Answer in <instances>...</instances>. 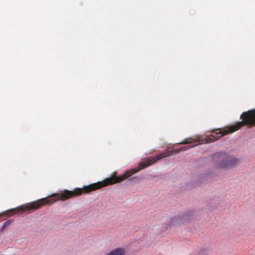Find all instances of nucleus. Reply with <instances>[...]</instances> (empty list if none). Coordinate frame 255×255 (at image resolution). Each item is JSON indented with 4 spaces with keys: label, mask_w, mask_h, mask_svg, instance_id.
Here are the masks:
<instances>
[{
    "label": "nucleus",
    "mask_w": 255,
    "mask_h": 255,
    "mask_svg": "<svg viewBox=\"0 0 255 255\" xmlns=\"http://www.w3.org/2000/svg\"><path fill=\"white\" fill-rule=\"evenodd\" d=\"M183 222H185V221H183L182 219L180 218L179 216L175 217L170 219V221L169 222V225L170 226H175L181 224V223Z\"/></svg>",
    "instance_id": "obj_4"
},
{
    "label": "nucleus",
    "mask_w": 255,
    "mask_h": 255,
    "mask_svg": "<svg viewBox=\"0 0 255 255\" xmlns=\"http://www.w3.org/2000/svg\"><path fill=\"white\" fill-rule=\"evenodd\" d=\"M125 250L122 248H117L109 253L106 255H125Z\"/></svg>",
    "instance_id": "obj_6"
},
{
    "label": "nucleus",
    "mask_w": 255,
    "mask_h": 255,
    "mask_svg": "<svg viewBox=\"0 0 255 255\" xmlns=\"http://www.w3.org/2000/svg\"><path fill=\"white\" fill-rule=\"evenodd\" d=\"M193 213L192 212H188L185 214H184L181 216H179L180 218L182 219V221L185 222H183L181 223V224H184L186 223H188L193 218Z\"/></svg>",
    "instance_id": "obj_5"
},
{
    "label": "nucleus",
    "mask_w": 255,
    "mask_h": 255,
    "mask_svg": "<svg viewBox=\"0 0 255 255\" xmlns=\"http://www.w3.org/2000/svg\"><path fill=\"white\" fill-rule=\"evenodd\" d=\"M213 159L214 161L216 162L217 167L219 168H231L238 163V159L222 152L214 154Z\"/></svg>",
    "instance_id": "obj_2"
},
{
    "label": "nucleus",
    "mask_w": 255,
    "mask_h": 255,
    "mask_svg": "<svg viewBox=\"0 0 255 255\" xmlns=\"http://www.w3.org/2000/svg\"><path fill=\"white\" fill-rule=\"evenodd\" d=\"M240 118L243 121L231 127L232 129L230 131H236L244 125L250 128L255 127V109L243 113Z\"/></svg>",
    "instance_id": "obj_3"
},
{
    "label": "nucleus",
    "mask_w": 255,
    "mask_h": 255,
    "mask_svg": "<svg viewBox=\"0 0 255 255\" xmlns=\"http://www.w3.org/2000/svg\"><path fill=\"white\" fill-rule=\"evenodd\" d=\"M233 126L234 125L225 127L224 128L214 129L212 132H214L215 134H212L209 136H206L204 137H190L185 138L179 143L183 144H190L189 145L183 146L182 147L173 150H167L166 152L156 155L155 157L152 156L145 159L139 163L137 167L127 170L120 176H116L114 175L110 178L106 179L103 181H99L88 186H85V194L99 189L107 185L120 182L132 174L136 173L140 170L150 166L163 157L171 156L173 154H176L180 151L187 150L199 144L208 143L215 141L223 136L226 135L230 133L234 132V131H230L232 129L231 127H233Z\"/></svg>",
    "instance_id": "obj_1"
}]
</instances>
